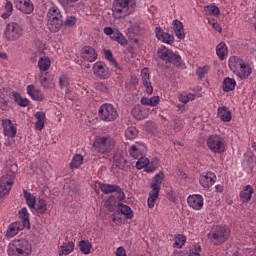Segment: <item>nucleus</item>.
<instances>
[{"label": "nucleus", "mask_w": 256, "mask_h": 256, "mask_svg": "<svg viewBox=\"0 0 256 256\" xmlns=\"http://www.w3.org/2000/svg\"><path fill=\"white\" fill-rule=\"evenodd\" d=\"M82 59L94 63V61H97V51L91 46H85L82 48Z\"/></svg>", "instance_id": "nucleus-22"}, {"label": "nucleus", "mask_w": 256, "mask_h": 256, "mask_svg": "<svg viewBox=\"0 0 256 256\" xmlns=\"http://www.w3.org/2000/svg\"><path fill=\"white\" fill-rule=\"evenodd\" d=\"M172 27L177 39H185V28L183 26V22L175 19L172 22Z\"/></svg>", "instance_id": "nucleus-25"}, {"label": "nucleus", "mask_w": 256, "mask_h": 256, "mask_svg": "<svg viewBox=\"0 0 256 256\" xmlns=\"http://www.w3.org/2000/svg\"><path fill=\"white\" fill-rule=\"evenodd\" d=\"M149 165V158L145 156H140L138 158V161L136 162V168L137 169H145Z\"/></svg>", "instance_id": "nucleus-53"}, {"label": "nucleus", "mask_w": 256, "mask_h": 256, "mask_svg": "<svg viewBox=\"0 0 256 256\" xmlns=\"http://www.w3.org/2000/svg\"><path fill=\"white\" fill-rule=\"evenodd\" d=\"M128 153L133 159H139V157H143L147 153V145L143 142H136L129 148Z\"/></svg>", "instance_id": "nucleus-15"}, {"label": "nucleus", "mask_w": 256, "mask_h": 256, "mask_svg": "<svg viewBox=\"0 0 256 256\" xmlns=\"http://www.w3.org/2000/svg\"><path fill=\"white\" fill-rule=\"evenodd\" d=\"M0 59H3V61H7V59H9V55H7L6 52H0Z\"/></svg>", "instance_id": "nucleus-62"}, {"label": "nucleus", "mask_w": 256, "mask_h": 256, "mask_svg": "<svg viewBox=\"0 0 256 256\" xmlns=\"http://www.w3.org/2000/svg\"><path fill=\"white\" fill-rule=\"evenodd\" d=\"M94 151L105 155L111 153L115 149V140L109 136H96L93 142Z\"/></svg>", "instance_id": "nucleus-5"}, {"label": "nucleus", "mask_w": 256, "mask_h": 256, "mask_svg": "<svg viewBox=\"0 0 256 256\" xmlns=\"http://www.w3.org/2000/svg\"><path fill=\"white\" fill-rule=\"evenodd\" d=\"M33 245L27 239H14L7 246L8 256H31Z\"/></svg>", "instance_id": "nucleus-2"}, {"label": "nucleus", "mask_w": 256, "mask_h": 256, "mask_svg": "<svg viewBox=\"0 0 256 256\" xmlns=\"http://www.w3.org/2000/svg\"><path fill=\"white\" fill-rule=\"evenodd\" d=\"M188 256H201V245L193 244L190 246Z\"/></svg>", "instance_id": "nucleus-52"}, {"label": "nucleus", "mask_w": 256, "mask_h": 256, "mask_svg": "<svg viewBox=\"0 0 256 256\" xmlns=\"http://www.w3.org/2000/svg\"><path fill=\"white\" fill-rule=\"evenodd\" d=\"M141 79L147 95H153V85L151 84V74H149V68H143L141 70Z\"/></svg>", "instance_id": "nucleus-19"}, {"label": "nucleus", "mask_w": 256, "mask_h": 256, "mask_svg": "<svg viewBox=\"0 0 256 256\" xmlns=\"http://www.w3.org/2000/svg\"><path fill=\"white\" fill-rule=\"evenodd\" d=\"M48 19H63V15H61V10L56 5H52L47 13Z\"/></svg>", "instance_id": "nucleus-38"}, {"label": "nucleus", "mask_w": 256, "mask_h": 256, "mask_svg": "<svg viewBox=\"0 0 256 256\" xmlns=\"http://www.w3.org/2000/svg\"><path fill=\"white\" fill-rule=\"evenodd\" d=\"M250 164H248V169H250V171H254L255 169V162H253V159L250 160Z\"/></svg>", "instance_id": "nucleus-64"}, {"label": "nucleus", "mask_w": 256, "mask_h": 256, "mask_svg": "<svg viewBox=\"0 0 256 256\" xmlns=\"http://www.w3.org/2000/svg\"><path fill=\"white\" fill-rule=\"evenodd\" d=\"M137 135H139V130L135 127H128L125 130V137L126 139H129L130 141L133 139H137Z\"/></svg>", "instance_id": "nucleus-49"}, {"label": "nucleus", "mask_w": 256, "mask_h": 256, "mask_svg": "<svg viewBox=\"0 0 256 256\" xmlns=\"http://www.w3.org/2000/svg\"><path fill=\"white\" fill-rule=\"evenodd\" d=\"M119 211L126 219H133V210H131V207L125 205V204H120L119 205Z\"/></svg>", "instance_id": "nucleus-48"}, {"label": "nucleus", "mask_w": 256, "mask_h": 256, "mask_svg": "<svg viewBox=\"0 0 256 256\" xmlns=\"http://www.w3.org/2000/svg\"><path fill=\"white\" fill-rule=\"evenodd\" d=\"M159 101V96H153L151 98L142 97L140 103L145 107H157L159 105Z\"/></svg>", "instance_id": "nucleus-33"}, {"label": "nucleus", "mask_w": 256, "mask_h": 256, "mask_svg": "<svg viewBox=\"0 0 256 256\" xmlns=\"http://www.w3.org/2000/svg\"><path fill=\"white\" fill-rule=\"evenodd\" d=\"M13 15V3L11 1H6L4 4V12L1 14L2 19H9Z\"/></svg>", "instance_id": "nucleus-43"}, {"label": "nucleus", "mask_w": 256, "mask_h": 256, "mask_svg": "<svg viewBox=\"0 0 256 256\" xmlns=\"http://www.w3.org/2000/svg\"><path fill=\"white\" fill-rule=\"evenodd\" d=\"M216 193H223V185L218 184L215 186Z\"/></svg>", "instance_id": "nucleus-63"}, {"label": "nucleus", "mask_w": 256, "mask_h": 256, "mask_svg": "<svg viewBox=\"0 0 256 256\" xmlns=\"http://www.w3.org/2000/svg\"><path fill=\"white\" fill-rule=\"evenodd\" d=\"M72 251H75V242L73 241L65 242L58 247L59 256L71 255Z\"/></svg>", "instance_id": "nucleus-27"}, {"label": "nucleus", "mask_w": 256, "mask_h": 256, "mask_svg": "<svg viewBox=\"0 0 256 256\" xmlns=\"http://www.w3.org/2000/svg\"><path fill=\"white\" fill-rule=\"evenodd\" d=\"M163 179H165V173L159 172L153 177V181L150 184L152 191H161V185L163 183Z\"/></svg>", "instance_id": "nucleus-30"}, {"label": "nucleus", "mask_w": 256, "mask_h": 256, "mask_svg": "<svg viewBox=\"0 0 256 256\" xmlns=\"http://www.w3.org/2000/svg\"><path fill=\"white\" fill-rule=\"evenodd\" d=\"M228 49H227V44H225V42H220L217 46H216V55L218 57V59H220L221 61H223V59H225V56L228 53Z\"/></svg>", "instance_id": "nucleus-37"}, {"label": "nucleus", "mask_w": 256, "mask_h": 256, "mask_svg": "<svg viewBox=\"0 0 256 256\" xmlns=\"http://www.w3.org/2000/svg\"><path fill=\"white\" fill-rule=\"evenodd\" d=\"M15 6L24 15H31L35 11V5H33L31 0H16Z\"/></svg>", "instance_id": "nucleus-16"}, {"label": "nucleus", "mask_w": 256, "mask_h": 256, "mask_svg": "<svg viewBox=\"0 0 256 256\" xmlns=\"http://www.w3.org/2000/svg\"><path fill=\"white\" fill-rule=\"evenodd\" d=\"M253 193H255L253 187L249 184L246 185L240 192V200L242 201V203H249V201H251V198L253 197Z\"/></svg>", "instance_id": "nucleus-28"}, {"label": "nucleus", "mask_w": 256, "mask_h": 256, "mask_svg": "<svg viewBox=\"0 0 256 256\" xmlns=\"http://www.w3.org/2000/svg\"><path fill=\"white\" fill-rule=\"evenodd\" d=\"M2 128H3V134L5 137H9L10 139H15L17 135V127H15V124H13L11 119H3Z\"/></svg>", "instance_id": "nucleus-17"}, {"label": "nucleus", "mask_w": 256, "mask_h": 256, "mask_svg": "<svg viewBox=\"0 0 256 256\" xmlns=\"http://www.w3.org/2000/svg\"><path fill=\"white\" fill-rule=\"evenodd\" d=\"M13 143H15V139L8 137L5 140L4 145H5V147H11V145H13Z\"/></svg>", "instance_id": "nucleus-61"}, {"label": "nucleus", "mask_w": 256, "mask_h": 256, "mask_svg": "<svg viewBox=\"0 0 256 256\" xmlns=\"http://www.w3.org/2000/svg\"><path fill=\"white\" fill-rule=\"evenodd\" d=\"M229 68L234 73V75H236V77L242 81L249 79V77H251V73H253V66H251L249 62H246L237 56L230 57Z\"/></svg>", "instance_id": "nucleus-1"}, {"label": "nucleus", "mask_w": 256, "mask_h": 256, "mask_svg": "<svg viewBox=\"0 0 256 256\" xmlns=\"http://www.w3.org/2000/svg\"><path fill=\"white\" fill-rule=\"evenodd\" d=\"M92 69L98 79H109L111 77V70H109V67L103 61L94 63Z\"/></svg>", "instance_id": "nucleus-11"}, {"label": "nucleus", "mask_w": 256, "mask_h": 256, "mask_svg": "<svg viewBox=\"0 0 256 256\" xmlns=\"http://www.w3.org/2000/svg\"><path fill=\"white\" fill-rule=\"evenodd\" d=\"M209 25L212 26V28L217 31L218 33H221V31H223V28L221 27L220 24L216 23L213 20H208Z\"/></svg>", "instance_id": "nucleus-57"}, {"label": "nucleus", "mask_w": 256, "mask_h": 256, "mask_svg": "<svg viewBox=\"0 0 256 256\" xmlns=\"http://www.w3.org/2000/svg\"><path fill=\"white\" fill-rule=\"evenodd\" d=\"M48 29L52 33H58L61 31V27H63V19L58 18H48Z\"/></svg>", "instance_id": "nucleus-29"}, {"label": "nucleus", "mask_w": 256, "mask_h": 256, "mask_svg": "<svg viewBox=\"0 0 256 256\" xmlns=\"http://www.w3.org/2000/svg\"><path fill=\"white\" fill-rule=\"evenodd\" d=\"M31 211L32 213H37L38 215H45V213H47V200L39 198Z\"/></svg>", "instance_id": "nucleus-23"}, {"label": "nucleus", "mask_w": 256, "mask_h": 256, "mask_svg": "<svg viewBox=\"0 0 256 256\" xmlns=\"http://www.w3.org/2000/svg\"><path fill=\"white\" fill-rule=\"evenodd\" d=\"M137 4L135 0H114L112 4V15L115 19H123L135 12Z\"/></svg>", "instance_id": "nucleus-3"}, {"label": "nucleus", "mask_w": 256, "mask_h": 256, "mask_svg": "<svg viewBox=\"0 0 256 256\" xmlns=\"http://www.w3.org/2000/svg\"><path fill=\"white\" fill-rule=\"evenodd\" d=\"M215 181H217V176L213 172L202 174L199 178L200 185H202L204 189H210V187H213V185H215Z\"/></svg>", "instance_id": "nucleus-18"}, {"label": "nucleus", "mask_w": 256, "mask_h": 256, "mask_svg": "<svg viewBox=\"0 0 256 256\" xmlns=\"http://www.w3.org/2000/svg\"><path fill=\"white\" fill-rule=\"evenodd\" d=\"M195 97H197V95H195L193 93L182 92L179 95L178 99H179L180 103L187 105V103H189V101H195Z\"/></svg>", "instance_id": "nucleus-47"}, {"label": "nucleus", "mask_w": 256, "mask_h": 256, "mask_svg": "<svg viewBox=\"0 0 256 256\" xmlns=\"http://www.w3.org/2000/svg\"><path fill=\"white\" fill-rule=\"evenodd\" d=\"M229 237H231V230L227 226H215L212 231L208 233V239H210L214 245H222Z\"/></svg>", "instance_id": "nucleus-6"}, {"label": "nucleus", "mask_w": 256, "mask_h": 256, "mask_svg": "<svg viewBox=\"0 0 256 256\" xmlns=\"http://www.w3.org/2000/svg\"><path fill=\"white\" fill-rule=\"evenodd\" d=\"M187 203L190 209H193V211H201V209H203V205H205V201L203 200V196L201 194H193L188 196Z\"/></svg>", "instance_id": "nucleus-14"}, {"label": "nucleus", "mask_w": 256, "mask_h": 256, "mask_svg": "<svg viewBox=\"0 0 256 256\" xmlns=\"http://www.w3.org/2000/svg\"><path fill=\"white\" fill-rule=\"evenodd\" d=\"M104 57L107 59L111 65H113L116 69H120L119 63H117V60L113 57V53L111 50H104Z\"/></svg>", "instance_id": "nucleus-50"}, {"label": "nucleus", "mask_w": 256, "mask_h": 256, "mask_svg": "<svg viewBox=\"0 0 256 256\" xmlns=\"http://www.w3.org/2000/svg\"><path fill=\"white\" fill-rule=\"evenodd\" d=\"M237 85V81L233 78H225L223 80L222 89L225 93H229L230 91H233Z\"/></svg>", "instance_id": "nucleus-34"}, {"label": "nucleus", "mask_w": 256, "mask_h": 256, "mask_svg": "<svg viewBox=\"0 0 256 256\" xmlns=\"http://www.w3.org/2000/svg\"><path fill=\"white\" fill-rule=\"evenodd\" d=\"M38 67L40 71H49L51 67V59L47 56H43L38 60Z\"/></svg>", "instance_id": "nucleus-41"}, {"label": "nucleus", "mask_w": 256, "mask_h": 256, "mask_svg": "<svg viewBox=\"0 0 256 256\" xmlns=\"http://www.w3.org/2000/svg\"><path fill=\"white\" fill-rule=\"evenodd\" d=\"M206 11H208V13H210V15H216V16L221 13V11L219 10V7H217L215 5L207 6Z\"/></svg>", "instance_id": "nucleus-55"}, {"label": "nucleus", "mask_w": 256, "mask_h": 256, "mask_svg": "<svg viewBox=\"0 0 256 256\" xmlns=\"http://www.w3.org/2000/svg\"><path fill=\"white\" fill-rule=\"evenodd\" d=\"M98 117L104 123H113L119 118L117 108L111 103H104L98 109Z\"/></svg>", "instance_id": "nucleus-7"}, {"label": "nucleus", "mask_w": 256, "mask_h": 256, "mask_svg": "<svg viewBox=\"0 0 256 256\" xmlns=\"http://www.w3.org/2000/svg\"><path fill=\"white\" fill-rule=\"evenodd\" d=\"M159 199V192L155 190H151L149 193V197L147 200V206L149 209H153L155 207V203H157V200Z\"/></svg>", "instance_id": "nucleus-42"}, {"label": "nucleus", "mask_w": 256, "mask_h": 256, "mask_svg": "<svg viewBox=\"0 0 256 256\" xmlns=\"http://www.w3.org/2000/svg\"><path fill=\"white\" fill-rule=\"evenodd\" d=\"M100 190L105 195H109V193H117L119 201H123V199H125V192H123V189H121L119 185L100 184Z\"/></svg>", "instance_id": "nucleus-13"}, {"label": "nucleus", "mask_w": 256, "mask_h": 256, "mask_svg": "<svg viewBox=\"0 0 256 256\" xmlns=\"http://www.w3.org/2000/svg\"><path fill=\"white\" fill-rule=\"evenodd\" d=\"M23 195L26 201V205L32 211V209L35 207V204L37 203V198L35 197V195H33L31 192L27 190H23Z\"/></svg>", "instance_id": "nucleus-35"}, {"label": "nucleus", "mask_w": 256, "mask_h": 256, "mask_svg": "<svg viewBox=\"0 0 256 256\" xmlns=\"http://www.w3.org/2000/svg\"><path fill=\"white\" fill-rule=\"evenodd\" d=\"M185 243H187V237L182 234H176L174 236V245L173 247H176L177 249H181L185 246Z\"/></svg>", "instance_id": "nucleus-45"}, {"label": "nucleus", "mask_w": 256, "mask_h": 256, "mask_svg": "<svg viewBox=\"0 0 256 256\" xmlns=\"http://www.w3.org/2000/svg\"><path fill=\"white\" fill-rule=\"evenodd\" d=\"M23 35H25V27L18 22H9L3 31L4 39L10 43L19 41Z\"/></svg>", "instance_id": "nucleus-4"}, {"label": "nucleus", "mask_w": 256, "mask_h": 256, "mask_svg": "<svg viewBox=\"0 0 256 256\" xmlns=\"http://www.w3.org/2000/svg\"><path fill=\"white\" fill-rule=\"evenodd\" d=\"M116 256H127V252L125 251V248L118 247L116 250Z\"/></svg>", "instance_id": "nucleus-60"}, {"label": "nucleus", "mask_w": 256, "mask_h": 256, "mask_svg": "<svg viewBox=\"0 0 256 256\" xmlns=\"http://www.w3.org/2000/svg\"><path fill=\"white\" fill-rule=\"evenodd\" d=\"M25 229V226L21 224V222H13L9 224L7 230H6V237L7 239H13L16 235L19 234V231H23Z\"/></svg>", "instance_id": "nucleus-21"}, {"label": "nucleus", "mask_w": 256, "mask_h": 256, "mask_svg": "<svg viewBox=\"0 0 256 256\" xmlns=\"http://www.w3.org/2000/svg\"><path fill=\"white\" fill-rule=\"evenodd\" d=\"M9 100H7V88L0 89V106L7 107Z\"/></svg>", "instance_id": "nucleus-51"}, {"label": "nucleus", "mask_w": 256, "mask_h": 256, "mask_svg": "<svg viewBox=\"0 0 256 256\" xmlns=\"http://www.w3.org/2000/svg\"><path fill=\"white\" fill-rule=\"evenodd\" d=\"M77 23V19L74 16H70L65 20V25H68V27H73Z\"/></svg>", "instance_id": "nucleus-59"}, {"label": "nucleus", "mask_w": 256, "mask_h": 256, "mask_svg": "<svg viewBox=\"0 0 256 256\" xmlns=\"http://www.w3.org/2000/svg\"><path fill=\"white\" fill-rule=\"evenodd\" d=\"M39 82L44 89H55V81L47 78V76L43 74L39 76Z\"/></svg>", "instance_id": "nucleus-36"}, {"label": "nucleus", "mask_w": 256, "mask_h": 256, "mask_svg": "<svg viewBox=\"0 0 256 256\" xmlns=\"http://www.w3.org/2000/svg\"><path fill=\"white\" fill-rule=\"evenodd\" d=\"M35 118L37 122L35 123V127L38 131H43L45 128V112H36Z\"/></svg>", "instance_id": "nucleus-40"}, {"label": "nucleus", "mask_w": 256, "mask_h": 256, "mask_svg": "<svg viewBox=\"0 0 256 256\" xmlns=\"http://www.w3.org/2000/svg\"><path fill=\"white\" fill-rule=\"evenodd\" d=\"M59 85L61 89H67L70 85L69 76L62 74L59 77Z\"/></svg>", "instance_id": "nucleus-54"}, {"label": "nucleus", "mask_w": 256, "mask_h": 256, "mask_svg": "<svg viewBox=\"0 0 256 256\" xmlns=\"http://www.w3.org/2000/svg\"><path fill=\"white\" fill-rule=\"evenodd\" d=\"M155 34L157 39L159 41H162V43H167L168 45H172V43H175V36L166 33L161 27H156Z\"/></svg>", "instance_id": "nucleus-20"}, {"label": "nucleus", "mask_w": 256, "mask_h": 256, "mask_svg": "<svg viewBox=\"0 0 256 256\" xmlns=\"http://www.w3.org/2000/svg\"><path fill=\"white\" fill-rule=\"evenodd\" d=\"M15 183V175L5 174L0 178V198L5 197L11 193Z\"/></svg>", "instance_id": "nucleus-10"}, {"label": "nucleus", "mask_w": 256, "mask_h": 256, "mask_svg": "<svg viewBox=\"0 0 256 256\" xmlns=\"http://www.w3.org/2000/svg\"><path fill=\"white\" fill-rule=\"evenodd\" d=\"M78 247L83 255H89L91 253V249H93V244H91L89 240H81Z\"/></svg>", "instance_id": "nucleus-39"}, {"label": "nucleus", "mask_w": 256, "mask_h": 256, "mask_svg": "<svg viewBox=\"0 0 256 256\" xmlns=\"http://www.w3.org/2000/svg\"><path fill=\"white\" fill-rule=\"evenodd\" d=\"M13 97L19 107H29V99L23 98L19 92H13Z\"/></svg>", "instance_id": "nucleus-44"}, {"label": "nucleus", "mask_w": 256, "mask_h": 256, "mask_svg": "<svg viewBox=\"0 0 256 256\" xmlns=\"http://www.w3.org/2000/svg\"><path fill=\"white\" fill-rule=\"evenodd\" d=\"M149 113L147 112V109L143 108L141 105H136L132 109V116L137 121H143V119H147Z\"/></svg>", "instance_id": "nucleus-24"}, {"label": "nucleus", "mask_w": 256, "mask_h": 256, "mask_svg": "<svg viewBox=\"0 0 256 256\" xmlns=\"http://www.w3.org/2000/svg\"><path fill=\"white\" fill-rule=\"evenodd\" d=\"M217 116L223 123H229L232 119L231 110H229L227 106L218 107Z\"/></svg>", "instance_id": "nucleus-26"}, {"label": "nucleus", "mask_w": 256, "mask_h": 256, "mask_svg": "<svg viewBox=\"0 0 256 256\" xmlns=\"http://www.w3.org/2000/svg\"><path fill=\"white\" fill-rule=\"evenodd\" d=\"M207 73H209V66H204V67L198 68L197 70V75L200 79H203L205 75H207Z\"/></svg>", "instance_id": "nucleus-56"}, {"label": "nucleus", "mask_w": 256, "mask_h": 256, "mask_svg": "<svg viewBox=\"0 0 256 256\" xmlns=\"http://www.w3.org/2000/svg\"><path fill=\"white\" fill-rule=\"evenodd\" d=\"M27 94L33 101H43V93H41V90L35 88L34 85H28L27 86Z\"/></svg>", "instance_id": "nucleus-31"}, {"label": "nucleus", "mask_w": 256, "mask_h": 256, "mask_svg": "<svg viewBox=\"0 0 256 256\" xmlns=\"http://www.w3.org/2000/svg\"><path fill=\"white\" fill-rule=\"evenodd\" d=\"M207 147L212 153H225L227 142H225V138L222 136L213 134L207 138Z\"/></svg>", "instance_id": "nucleus-8"}, {"label": "nucleus", "mask_w": 256, "mask_h": 256, "mask_svg": "<svg viewBox=\"0 0 256 256\" xmlns=\"http://www.w3.org/2000/svg\"><path fill=\"white\" fill-rule=\"evenodd\" d=\"M95 89H97V91H101L102 93L107 92V85H105V83L103 82H98L95 84Z\"/></svg>", "instance_id": "nucleus-58"}, {"label": "nucleus", "mask_w": 256, "mask_h": 256, "mask_svg": "<svg viewBox=\"0 0 256 256\" xmlns=\"http://www.w3.org/2000/svg\"><path fill=\"white\" fill-rule=\"evenodd\" d=\"M104 33L112 39V41H116L120 45H127V38L119 31L118 29L111 28L109 26L104 28Z\"/></svg>", "instance_id": "nucleus-12"}, {"label": "nucleus", "mask_w": 256, "mask_h": 256, "mask_svg": "<svg viewBox=\"0 0 256 256\" xmlns=\"http://www.w3.org/2000/svg\"><path fill=\"white\" fill-rule=\"evenodd\" d=\"M83 165V156L75 154L70 162V169H79Z\"/></svg>", "instance_id": "nucleus-46"}, {"label": "nucleus", "mask_w": 256, "mask_h": 256, "mask_svg": "<svg viewBox=\"0 0 256 256\" xmlns=\"http://www.w3.org/2000/svg\"><path fill=\"white\" fill-rule=\"evenodd\" d=\"M157 55L162 61H165V63L179 65V63L181 62V56H179V54L174 53L171 49L165 46L158 48Z\"/></svg>", "instance_id": "nucleus-9"}, {"label": "nucleus", "mask_w": 256, "mask_h": 256, "mask_svg": "<svg viewBox=\"0 0 256 256\" xmlns=\"http://www.w3.org/2000/svg\"><path fill=\"white\" fill-rule=\"evenodd\" d=\"M19 219L22 221V226L26 229H31V222L29 221V211L27 208H22L18 212Z\"/></svg>", "instance_id": "nucleus-32"}]
</instances>
